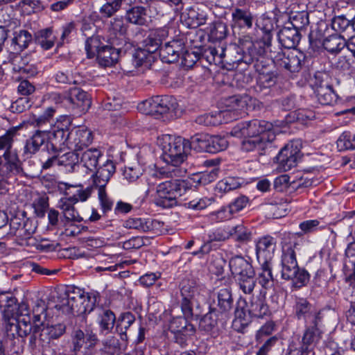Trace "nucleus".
<instances>
[{
	"label": "nucleus",
	"instance_id": "obj_28",
	"mask_svg": "<svg viewBox=\"0 0 355 355\" xmlns=\"http://www.w3.org/2000/svg\"><path fill=\"white\" fill-rule=\"evenodd\" d=\"M159 225L156 220L141 218H130L123 223V227L128 229H135L146 232L153 231Z\"/></svg>",
	"mask_w": 355,
	"mask_h": 355
},
{
	"label": "nucleus",
	"instance_id": "obj_59",
	"mask_svg": "<svg viewBox=\"0 0 355 355\" xmlns=\"http://www.w3.org/2000/svg\"><path fill=\"white\" fill-rule=\"evenodd\" d=\"M196 122L203 125H217L221 122V113L205 114L198 116Z\"/></svg>",
	"mask_w": 355,
	"mask_h": 355
},
{
	"label": "nucleus",
	"instance_id": "obj_14",
	"mask_svg": "<svg viewBox=\"0 0 355 355\" xmlns=\"http://www.w3.org/2000/svg\"><path fill=\"white\" fill-rule=\"evenodd\" d=\"M301 143L300 141H292L282 148L276 158L279 168L287 171L297 165L301 155Z\"/></svg>",
	"mask_w": 355,
	"mask_h": 355
},
{
	"label": "nucleus",
	"instance_id": "obj_54",
	"mask_svg": "<svg viewBox=\"0 0 355 355\" xmlns=\"http://www.w3.org/2000/svg\"><path fill=\"white\" fill-rule=\"evenodd\" d=\"M218 174L217 168H213L210 171H205L193 175L192 180L195 184H207L214 181Z\"/></svg>",
	"mask_w": 355,
	"mask_h": 355
},
{
	"label": "nucleus",
	"instance_id": "obj_62",
	"mask_svg": "<svg viewBox=\"0 0 355 355\" xmlns=\"http://www.w3.org/2000/svg\"><path fill=\"white\" fill-rule=\"evenodd\" d=\"M9 58L14 71L19 73H25L27 71L26 62L20 55L12 53L10 55Z\"/></svg>",
	"mask_w": 355,
	"mask_h": 355
},
{
	"label": "nucleus",
	"instance_id": "obj_13",
	"mask_svg": "<svg viewBox=\"0 0 355 355\" xmlns=\"http://www.w3.org/2000/svg\"><path fill=\"white\" fill-rule=\"evenodd\" d=\"M98 341L96 334L92 331L86 330L85 333L76 329L72 334L73 351L75 355H95Z\"/></svg>",
	"mask_w": 355,
	"mask_h": 355
},
{
	"label": "nucleus",
	"instance_id": "obj_5",
	"mask_svg": "<svg viewBox=\"0 0 355 355\" xmlns=\"http://www.w3.org/2000/svg\"><path fill=\"white\" fill-rule=\"evenodd\" d=\"M46 137L48 150L50 144L53 150L61 148L62 145H66L74 151H81L91 144L93 140L92 132L85 127H75L70 131H65L54 125L51 130H46Z\"/></svg>",
	"mask_w": 355,
	"mask_h": 355
},
{
	"label": "nucleus",
	"instance_id": "obj_18",
	"mask_svg": "<svg viewBox=\"0 0 355 355\" xmlns=\"http://www.w3.org/2000/svg\"><path fill=\"white\" fill-rule=\"evenodd\" d=\"M233 298L229 288H221L216 294V300L211 306V310L220 315L222 319H225L233 306Z\"/></svg>",
	"mask_w": 355,
	"mask_h": 355
},
{
	"label": "nucleus",
	"instance_id": "obj_32",
	"mask_svg": "<svg viewBox=\"0 0 355 355\" xmlns=\"http://www.w3.org/2000/svg\"><path fill=\"white\" fill-rule=\"evenodd\" d=\"M322 45L329 53L337 55L345 50L346 40L340 35H331L323 40Z\"/></svg>",
	"mask_w": 355,
	"mask_h": 355
},
{
	"label": "nucleus",
	"instance_id": "obj_4",
	"mask_svg": "<svg viewBox=\"0 0 355 355\" xmlns=\"http://www.w3.org/2000/svg\"><path fill=\"white\" fill-rule=\"evenodd\" d=\"M302 241L294 234L285 236L282 242V277L292 280L295 286L300 288L309 280V274L298 267L296 252L300 250Z\"/></svg>",
	"mask_w": 355,
	"mask_h": 355
},
{
	"label": "nucleus",
	"instance_id": "obj_52",
	"mask_svg": "<svg viewBox=\"0 0 355 355\" xmlns=\"http://www.w3.org/2000/svg\"><path fill=\"white\" fill-rule=\"evenodd\" d=\"M228 141L225 137L214 135L210 136L208 153H216L225 150L228 146Z\"/></svg>",
	"mask_w": 355,
	"mask_h": 355
},
{
	"label": "nucleus",
	"instance_id": "obj_15",
	"mask_svg": "<svg viewBox=\"0 0 355 355\" xmlns=\"http://www.w3.org/2000/svg\"><path fill=\"white\" fill-rule=\"evenodd\" d=\"M173 182L165 181L159 184L156 189L150 186L143 185L137 187L134 189V197L138 199L154 198L155 200H166L168 197L173 196Z\"/></svg>",
	"mask_w": 355,
	"mask_h": 355
},
{
	"label": "nucleus",
	"instance_id": "obj_12",
	"mask_svg": "<svg viewBox=\"0 0 355 355\" xmlns=\"http://www.w3.org/2000/svg\"><path fill=\"white\" fill-rule=\"evenodd\" d=\"M270 58L280 67H283L291 73L299 72L305 63V54L296 49L279 51L270 53Z\"/></svg>",
	"mask_w": 355,
	"mask_h": 355
},
{
	"label": "nucleus",
	"instance_id": "obj_39",
	"mask_svg": "<svg viewBox=\"0 0 355 355\" xmlns=\"http://www.w3.org/2000/svg\"><path fill=\"white\" fill-rule=\"evenodd\" d=\"M235 280L239 287V289L244 294L250 295L252 293L256 286L254 271L252 272L251 274H246L235 278Z\"/></svg>",
	"mask_w": 355,
	"mask_h": 355
},
{
	"label": "nucleus",
	"instance_id": "obj_31",
	"mask_svg": "<svg viewBox=\"0 0 355 355\" xmlns=\"http://www.w3.org/2000/svg\"><path fill=\"white\" fill-rule=\"evenodd\" d=\"M243 180L239 178L227 177L220 180L216 185L214 189L215 196L218 198H222L223 193H225L230 191L239 188Z\"/></svg>",
	"mask_w": 355,
	"mask_h": 355
},
{
	"label": "nucleus",
	"instance_id": "obj_37",
	"mask_svg": "<svg viewBox=\"0 0 355 355\" xmlns=\"http://www.w3.org/2000/svg\"><path fill=\"white\" fill-rule=\"evenodd\" d=\"M168 33L165 29H158L152 31L146 39L148 51L153 54L154 51L160 49L162 42L167 36Z\"/></svg>",
	"mask_w": 355,
	"mask_h": 355
},
{
	"label": "nucleus",
	"instance_id": "obj_56",
	"mask_svg": "<svg viewBox=\"0 0 355 355\" xmlns=\"http://www.w3.org/2000/svg\"><path fill=\"white\" fill-rule=\"evenodd\" d=\"M266 209L270 211L271 215L275 218H281L286 216L288 209V201L266 204Z\"/></svg>",
	"mask_w": 355,
	"mask_h": 355
},
{
	"label": "nucleus",
	"instance_id": "obj_61",
	"mask_svg": "<svg viewBox=\"0 0 355 355\" xmlns=\"http://www.w3.org/2000/svg\"><path fill=\"white\" fill-rule=\"evenodd\" d=\"M16 133L17 130L15 128H12L6 131V132L3 135L0 136V150H11L13 144V138L15 137Z\"/></svg>",
	"mask_w": 355,
	"mask_h": 355
},
{
	"label": "nucleus",
	"instance_id": "obj_17",
	"mask_svg": "<svg viewBox=\"0 0 355 355\" xmlns=\"http://www.w3.org/2000/svg\"><path fill=\"white\" fill-rule=\"evenodd\" d=\"M293 311L298 320H304L306 323L318 322L322 319L320 311H315L313 309L309 302L304 298H296Z\"/></svg>",
	"mask_w": 355,
	"mask_h": 355
},
{
	"label": "nucleus",
	"instance_id": "obj_64",
	"mask_svg": "<svg viewBox=\"0 0 355 355\" xmlns=\"http://www.w3.org/2000/svg\"><path fill=\"white\" fill-rule=\"evenodd\" d=\"M275 325L272 322H266L263 325L256 334V340L257 342H263L265 338L268 337L274 331Z\"/></svg>",
	"mask_w": 355,
	"mask_h": 355
},
{
	"label": "nucleus",
	"instance_id": "obj_24",
	"mask_svg": "<svg viewBox=\"0 0 355 355\" xmlns=\"http://www.w3.org/2000/svg\"><path fill=\"white\" fill-rule=\"evenodd\" d=\"M95 55H96L98 63L105 67L116 64L119 57L118 49L108 46L99 47L98 44Z\"/></svg>",
	"mask_w": 355,
	"mask_h": 355
},
{
	"label": "nucleus",
	"instance_id": "obj_7",
	"mask_svg": "<svg viewBox=\"0 0 355 355\" xmlns=\"http://www.w3.org/2000/svg\"><path fill=\"white\" fill-rule=\"evenodd\" d=\"M234 51L238 56L234 60H230L233 63L245 62L250 64L254 60H258L259 57L270 58V53H276L270 49L269 42L259 40L255 42L247 41L242 44L241 46H235Z\"/></svg>",
	"mask_w": 355,
	"mask_h": 355
},
{
	"label": "nucleus",
	"instance_id": "obj_45",
	"mask_svg": "<svg viewBox=\"0 0 355 355\" xmlns=\"http://www.w3.org/2000/svg\"><path fill=\"white\" fill-rule=\"evenodd\" d=\"M44 143V133L42 131L37 130L32 136V137L27 140L24 147L25 153L34 154Z\"/></svg>",
	"mask_w": 355,
	"mask_h": 355
},
{
	"label": "nucleus",
	"instance_id": "obj_49",
	"mask_svg": "<svg viewBox=\"0 0 355 355\" xmlns=\"http://www.w3.org/2000/svg\"><path fill=\"white\" fill-rule=\"evenodd\" d=\"M230 225L219 227L209 233V241H225L232 237Z\"/></svg>",
	"mask_w": 355,
	"mask_h": 355
},
{
	"label": "nucleus",
	"instance_id": "obj_55",
	"mask_svg": "<svg viewBox=\"0 0 355 355\" xmlns=\"http://www.w3.org/2000/svg\"><path fill=\"white\" fill-rule=\"evenodd\" d=\"M337 146L340 150L355 149V133L344 132L337 140Z\"/></svg>",
	"mask_w": 355,
	"mask_h": 355
},
{
	"label": "nucleus",
	"instance_id": "obj_16",
	"mask_svg": "<svg viewBox=\"0 0 355 355\" xmlns=\"http://www.w3.org/2000/svg\"><path fill=\"white\" fill-rule=\"evenodd\" d=\"M47 143V139H46V144ZM50 149L55 153V155H52L51 157H48L46 161V169L53 166H58V167H64L66 171L71 172L76 170V168H79L78 166V159L80 154L74 153L73 152H69L67 153H64L62 155H58L56 154L57 150H52L51 146L49 144V150L46 148V150L50 153Z\"/></svg>",
	"mask_w": 355,
	"mask_h": 355
},
{
	"label": "nucleus",
	"instance_id": "obj_46",
	"mask_svg": "<svg viewBox=\"0 0 355 355\" xmlns=\"http://www.w3.org/2000/svg\"><path fill=\"white\" fill-rule=\"evenodd\" d=\"M220 315L210 308V311L205 314L200 321V328L207 332L211 331L217 325Z\"/></svg>",
	"mask_w": 355,
	"mask_h": 355
},
{
	"label": "nucleus",
	"instance_id": "obj_30",
	"mask_svg": "<svg viewBox=\"0 0 355 355\" xmlns=\"http://www.w3.org/2000/svg\"><path fill=\"white\" fill-rule=\"evenodd\" d=\"M315 93L318 102L322 105H333L337 101L336 94L327 83H321L319 85H316Z\"/></svg>",
	"mask_w": 355,
	"mask_h": 355
},
{
	"label": "nucleus",
	"instance_id": "obj_36",
	"mask_svg": "<svg viewBox=\"0 0 355 355\" xmlns=\"http://www.w3.org/2000/svg\"><path fill=\"white\" fill-rule=\"evenodd\" d=\"M127 31V26L122 17H114L111 21L109 33L111 40H123Z\"/></svg>",
	"mask_w": 355,
	"mask_h": 355
},
{
	"label": "nucleus",
	"instance_id": "obj_48",
	"mask_svg": "<svg viewBox=\"0 0 355 355\" xmlns=\"http://www.w3.org/2000/svg\"><path fill=\"white\" fill-rule=\"evenodd\" d=\"M106 2L100 8L99 12L104 17H110L118 12L125 0H105Z\"/></svg>",
	"mask_w": 355,
	"mask_h": 355
},
{
	"label": "nucleus",
	"instance_id": "obj_21",
	"mask_svg": "<svg viewBox=\"0 0 355 355\" xmlns=\"http://www.w3.org/2000/svg\"><path fill=\"white\" fill-rule=\"evenodd\" d=\"M276 248V240L270 236L259 239L256 245V253L259 262L271 261Z\"/></svg>",
	"mask_w": 355,
	"mask_h": 355
},
{
	"label": "nucleus",
	"instance_id": "obj_26",
	"mask_svg": "<svg viewBox=\"0 0 355 355\" xmlns=\"http://www.w3.org/2000/svg\"><path fill=\"white\" fill-rule=\"evenodd\" d=\"M81 31L85 36L87 37L85 42V51H87V57L89 58H93L95 55L97 45L99 44L98 40L94 37V33H95L94 24L83 20Z\"/></svg>",
	"mask_w": 355,
	"mask_h": 355
},
{
	"label": "nucleus",
	"instance_id": "obj_57",
	"mask_svg": "<svg viewBox=\"0 0 355 355\" xmlns=\"http://www.w3.org/2000/svg\"><path fill=\"white\" fill-rule=\"evenodd\" d=\"M62 204L60 205V209L62 210L64 217L66 220L69 221H80V218L78 213L75 210L71 201H61Z\"/></svg>",
	"mask_w": 355,
	"mask_h": 355
},
{
	"label": "nucleus",
	"instance_id": "obj_3",
	"mask_svg": "<svg viewBox=\"0 0 355 355\" xmlns=\"http://www.w3.org/2000/svg\"><path fill=\"white\" fill-rule=\"evenodd\" d=\"M230 135L238 138H245L241 147L247 152L256 149L263 150L275 139L272 124L259 119L238 123L232 128Z\"/></svg>",
	"mask_w": 355,
	"mask_h": 355
},
{
	"label": "nucleus",
	"instance_id": "obj_53",
	"mask_svg": "<svg viewBox=\"0 0 355 355\" xmlns=\"http://www.w3.org/2000/svg\"><path fill=\"white\" fill-rule=\"evenodd\" d=\"M276 83V76L270 72L259 73L257 79V89L261 91L273 86Z\"/></svg>",
	"mask_w": 355,
	"mask_h": 355
},
{
	"label": "nucleus",
	"instance_id": "obj_6",
	"mask_svg": "<svg viewBox=\"0 0 355 355\" xmlns=\"http://www.w3.org/2000/svg\"><path fill=\"white\" fill-rule=\"evenodd\" d=\"M269 313V307L263 297H252L248 302L239 300L232 322L233 328L242 331L250 324L252 317L263 318Z\"/></svg>",
	"mask_w": 355,
	"mask_h": 355
},
{
	"label": "nucleus",
	"instance_id": "obj_43",
	"mask_svg": "<svg viewBox=\"0 0 355 355\" xmlns=\"http://www.w3.org/2000/svg\"><path fill=\"white\" fill-rule=\"evenodd\" d=\"M32 40L31 35L25 30H20L14 33L12 45L16 51H21L27 48Z\"/></svg>",
	"mask_w": 355,
	"mask_h": 355
},
{
	"label": "nucleus",
	"instance_id": "obj_11",
	"mask_svg": "<svg viewBox=\"0 0 355 355\" xmlns=\"http://www.w3.org/2000/svg\"><path fill=\"white\" fill-rule=\"evenodd\" d=\"M178 107V103L176 99L170 96H155L142 102L139 105V110L144 114L156 118L168 112L175 113Z\"/></svg>",
	"mask_w": 355,
	"mask_h": 355
},
{
	"label": "nucleus",
	"instance_id": "obj_8",
	"mask_svg": "<svg viewBox=\"0 0 355 355\" xmlns=\"http://www.w3.org/2000/svg\"><path fill=\"white\" fill-rule=\"evenodd\" d=\"M309 24L308 15L306 13H299L292 18L290 26H284L278 33V40L285 49H295L299 44L301 35L300 29Z\"/></svg>",
	"mask_w": 355,
	"mask_h": 355
},
{
	"label": "nucleus",
	"instance_id": "obj_38",
	"mask_svg": "<svg viewBox=\"0 0 355 355\" xmlns=\"http://www.w3.org/2000/svg\"><path fill=\"white\" fill-rule=\"evenodd\" d=\"M193 184L192 178H189L186 180L175 179L173 182V196L168 197L166 200H176L178 197L192 190V187H194Z\"/></svg>",
	"mask_w": 355,
	"mask_h": 355
},
{
	"label": "nucleus",
	"instance_id": "obj_9",
	"mask_svg": "<svg viewBox=\"0 0 355 355\" xmlns=\"http://www.w3.org/2000/svg\"><path fill=\"white\" fill-rule=\"evenodd\" d=\"M60 193L64 196L60 200H87L97 197L98 200H108L110 198L103 186L90 187L84 189L80 184H68L62 183L60 186Z\"/></svg>",
	"mask_w": 355,
	"mask_h": 355
},
{
	"label": "nucleus",
	"instance_id": "obj_44",
	"mask_svg": "<svg viewBox=\"0 0 355 355\" xmlns=\"http://www.w3.org/2000/svg\"><path fill=\"white\" fill-rule=\"evenodd\" d=\"M44 321H41L40 315H34L33 325V335L31 338V343L35 347H43L44 340L42 339V331Z\"/></svg>",
	"mask_w": 355,
	"mask_h": 355
},
{
	"label": "nucleus",
	"instance_id": "obj_50",
	"mask_svg": "<svg viewBox=\"0 0 355 355\" xmlns=\"http://www.w3.org/2000/svg\"><path fill=\"white\" fill-rule=\"evenodd\" d=\"M210 135L205 134H197L191 137L189 142L190 148H193L202 151L208 152L209 147Z\"/></svg>",
	"mask_w": 355,
	"mask_h": 355
},
{
	"label": "nucleus",
	"instance_id": "obj_34",
	"mask_svg": "<svg viewBox=\"0 0 355 355\" xmlns=\"http://www.w3.org/2000/svg\"><path fill=\"white\" fill-rule=\"evenodd\" d=\"M70 100L82 111H87L91 105V99L89 94L83 89L74 87L70 91Z\"/></svg>",
	"mask_w": 355,
	"mask_h": 355
},
{
	"label": "nucleus",
	"instance_id": "obj_51",
	"mask_svg": "<svg viewBox=\"0 0 355 355\" xmlns=\"http://www.w3.org/2000/svg\"><path fill=\"white\" fill-rule=\"evenodd\" d=\"M144 168L138 163H133L130 166H125L123 175L124 179L128 182H134L137 180L144 173Z\"/></svg>",
	"mask_w": 355,
	"mask_h": 355
},
{
	"label": "nucleus",
	"instance_id": "obj_47",
	"mask_svg": "<svg viewBox=\"0 0 355 355\" xmlns=\"http://www.w3.org/2000/svg\"><path fill=\"white\" fill-rule=\"evenodd\" d=\"M17 322V324L15 328L19 337L24 338L33 331V326H31V317L28 314L19 315Z\"/></svg>",
	"mask_w": 355,
	"mask_h": 355
},
{
	"label": "nucleus",
	"instance_id": "obj_60",
	"mask_svg": "<svg viewBox=\"0 0 355 355\" xmlns=\"http://www.w3.org/2000/svg\"><path fill=\"white\" fill-rule=\"evenodd\" d=\"M232 237L238 241H247L250 239V233L242 224L231 226Z\"/></svg>",
	"mask_w": 355,
	"mask_h": 355
},
{
	"label": "nucleus",
	"instance_id": "obj_22",
	"mask_svg": "<svg viewBox=\"0 0 355 355\" xmlns=\"http://www.w3.org/2000/svg\"><path fill=\"white\" fill-rule=\"evenodd\" d=\"M183 50L184 44L181 41L173 40L160 47L159 56L163 62L172 63L180 58Z\"/></svg>",
	"mask_w": 355,
	"mask_h": 355
},
{
	"label": "nucleus",
	"instance_id": "obj_29",
	"mask_svg": "<svg viewBox=\"0 0 355 355\" xmlns=\"http://www.w3.org/2000/svg\"><path fill=\"white\" fill-rule=\"evenodd\" d=\"M322 319H320L318 322H308L306 324V329L302 340V345L308 349H311L312 343L318 338L322 334Z\"/></svg>",
	"mask_w": 355,
	"mask_h": 355
},
{
	"label": "nucleus",
	"instance_id": "obj_20",
	"mask_svg": "<svg viewBox=\"0 0 355 355\" xmlns=\"http://www.w3.org/2000/svg\"><path fill=\"white\" fill-rule=\"evenodd\" d=\"M80 154L78 159V166L85 169V171L94 173L103 157L101 151L96 148H88L83 152L78 153Z\"/></svg>",
	"mask_w": 355,
	"mask_h": 355
},
{
	"label": "nucleus",
	"instance_id": "obj_33",
	"mask_svg": "<svg viewBox=\"0 0 355 355\" xmlns=\"http://www.w3.org/2000/svg\"><path fill=\"white\" fill-rule=\"evenodd\" d=\"M153 60V55L146 49H137L132 55V64L135 69L141 68L142 70L150 67Z\"/></svg>",
	"mask_w": 355,
	"mask_h": 355
},
{
	"label": "nucleus",
	"instance_id": "obj_2",
	"mask_svg": "<svg viewBox=\"0 0 355 355\" xmlns=\"http://www.w3.org/2000/svg\"><path fill=\"white\" fill-rule=\"evenodd\" d=\"M157 144L163 151L162 159L166 165L153 171L151 178L164 179L184 177L187 168L182 164L190 150L189 141L180 136L164 135L158 137Z\"/></svg>",
	"mask_w": 355,
	"mask_h": 355
},
{
	"label": "nucleus",
	"instance_id": "obj_63",
	"mask_svg": "<svg viewBox=\"0 0 355 355\" xmlns=\"http://www.w3.org/2000/svg\"><path fill=\"white\" fill-rule=\"evenodd\" d=\"M332 28L339 32H344L348 28H353L350 21L343 16L335 17L332 21Z\"/></svg>",
	"mask_w": 355,
	"mask_h": 355
},
{
	"label": "nucleus",
	"instance_id": "obj_19",
	"mask_svg": "<svg viewBox=\"0 0 355 355\" xmlns=\"http://www.w3.org/2000/svg\"><path fill=\"white\" fill-rule=\"evenodd\" d=\"M24 212L20 211L11 218L10 222V228L7 234L16 236L21 240L20 244L23 245L24 241L31 239L33 231L28 230L27 223H25L24 218Z\"/></svg>",
	"mask_w": 355,
	"mask_h": 355
},
{
	"label": "nucleus",
	"instance_id": "obj_25",
	"mask_svg": "<svg viewBox=\"0 0 355 355\" xmlns=\"http://www.w3.org/2000/svg\"><path fill=\"white\" fill-rule=\"evenodd\" d=\"M115 172V166L112 161L106 160L103 165L92 173V177L94 178V185L92 187L103 186L106 190L105 185L110 179L111 176Z\"/></svg>",
	"mask_w": 355,
	"mask_h": 355
},
{
	"label": "nucleus",
	"instance_id": "obj_27",
	"mask_svg": "<svg viewBox=\"0 0 355 355\" xmlns=\"http://www.w3.org/2000/svg\"><path fill=\"white\" fill-rule=\"evenodd\" d=\"M229 267L234 278L254 271L251 263L241 256H234L229 261Z\"/></svg>",
	"mask_w": 355,
	"mask_h": 355
},
{
	"label": "nucleus",
	"instance_id": "obj_58",
	"mask_svg": "<svg viewBox=\"0 0 355 355\" xmlns=\"http://www.w3.org/2000/svg\"><path fill=\"white\" fill-rule=\"evenodd\" d=\"M228 111L242 112L247 107V97L232 96L227 100Z\"/></svg>",
	"mask_w": 355,
	"mask_h": 355
},
{
	"label": "nucleus",
	"instance_id": "obj_40",
	"mask_svg": "<svg viewBox=\"0 0 355 355\" xmlns=\"http://www.w3.org/2000/svg\"><path fill=\"white\" fill-rule=\"evenodd\" d=\"M135 321V315L130 312L123 313L120 316L117 322L116 330L120 334L121 340L124 341L128 340L126 331Z\"/></svg>",
	"mask_w": 355,
	"mask_h": 355
},
{
	"label": "nucleus",
	"instance_id": "obj_23",
	"mask_svg": "<svg viewBox=\"0 0 355 355\" xmlns=\"http://www.w3.org/2000/svg\"><path fill=\"white\" fill-rule=\"evenodd\" d=\"M232 25L239 28H251L254 16L249 9L234 8L232 11Z\"/></svg>",
	"mask_w": 355,
	"mask_h": 355
},
{
	"label": "nucleus",
	"instance_id": "obj_10",
	"mask_svg": "<svg viewBox=\"0 0 355 355\" xmlns=\"http://www.w3.org/2000/svg\"><path fill=\"white\" fill-rule=\"evenodd\" d=\"M15 299L8 294L0 295V309L3 315V318L6 322H8L6 327L7 335L6 338V345H9L10 350L14 353H18L21 349L19 346L21 340L15 336L14 333L9 334L8 331L11 330L13 323L10 322V320L13 318L15 311Z\"/></svg>",
	"mask_w": 355,
	"mask_h": 355
},
{
	"label": "nucleus",
	"instance_id": "obj_41",
	"mask_svg": "<svg viewBox=\"0 0 355 355\" xmlns=\"http://www.w3.org/2000/svg\"><path fill=\"white\" fill-rule=\"evenodd\" d=\"M6 160V167L9 173L13 174H20L22 173L21 163L16 153L5 151L3 156Z\"/></svg>",
	"mask_w": 355,
	"mask_h": 355
},
{
	"label": "nucleus",
	"instance_id": "obj_42",
	"mask_svg": "<svg viewBox=\"0 0 355 355\" xmlns=\"http://www.w3.org/2000/svg\"><path fill=\"white\" fill-rule=\"evenodd\" d=\"M146 10L143 6H134L126 12L127 20L132 24L144 25L146 22Z\"/></svg>",
	"mask_w": 355,
	"mask_h": 355
},
{
	"label": "nucleus",
	"instance_id": "obj_1",
	"mask_svg": "<svg viewBox=\"0 0 355 355\" xmlns=\"http://www.w3.org/2000/svg\"><path fill=\"white\" fill-rule=\"evenodd\" d=\"M95 295L85 294L83 291L73 286H59L49 289L46 304V316L53 313L80 315L94 311L101 334L110 333L116 322L115 314L110 309L94 307Z\"/></svg>",
	"mask_w": 355,
	"mask_h": 355
},
{
	"label": "nucleus",
	"instance_id": "obj_35",
	"mask_svg": "<svg viewBox=\"0 0 355 355\" xmlns=\"http://www.w3.org/2000/svg\"><path fill=\"white\" fill-rule=\"evenodd\" d=\"M259 263L261 268L257 278L259 283L264 288H270L272 286L274 281L271 261H264Z\"/></svg>",
	"mask_w": 355,
	"mask_h": 355
}]
</instances>
